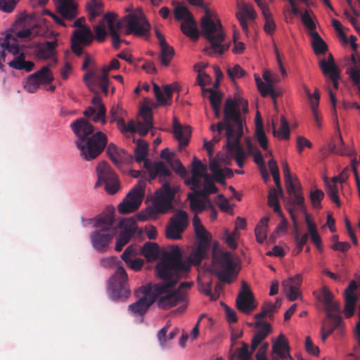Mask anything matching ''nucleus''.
Here are the masks:
<instances>
[{
    "label": "nucleus",
    "mask_w": 360,
    "mask_h": 360,
    "mask_svg": "<svg viewBox=\"0 0 360 360\" xmlns=\"http://www.w3.org/2000/svg\"><path fill=\"white\" fill-rule=\"evenodd\" d=\"M241 111L248 112V101L242 98L233 101L228 99L224 107V119L223 122H218L216 125L212 124L210 129L214 134L210 141H205L204 146L207 150L209 155L212 153V148L214 143L221 139V131L226 129V148L230 157H235L236 163L239 167H243L248 158V154L240 145V140L243 134V120L241 117Z\"/></svg>",
    "instance_id": "obj_1"
},
{
    "label": "nucleus",
    "mask_w": 360,
    "mask_h": 360,
    "mask_svg": "<svg viewBox=\"0 0 360 360\" xmlns=\"http://www.w3.org/2000/svg\"><path fill=\"white\" fill-rule=\"evenodd\" d=\"M128 13L120 20L115 13H107L103 15V20L107 22L109 34L112 38V44L115 49L120 48L121 41L128 44L127 41L120 39V31L125 28V34H134L138 36L146 35L150 29V25L146 20L141 8L134 9L131 6L125 8Z\"/></svg>",
    "instance_id": "obj_2"
},
{
    "label": "nucleus",
    "mask_w": 360,
    "mask_h": 360,
    "mask_svg": "<svg viewBox=\"0 0 360 360\" xmlns=\"http://www.w3.org/2000/svg\"><path fill=\"white\" fill-rule=\"evenodd\" d=\"M71 128L78 137L76 144L84 160H93L103 150L107 144V137L103 132L97 131L86 140L94 131V127L86 120H75L71 124Z\"/></svg>",
    "instance_id": "obj_3"
},
{
    "label": "nucleus",
    "mask_w": 360,
    "mask_h": 360,
    "mask_svg": "<svg viewBox=\"0 0 360 360\" xmlns=\"http://www.w3.org/2000/svg\"><path fill=\"white\" fill-rule=\"evenodd\" d=\"M34 16H27L24 19L16 21L15 28H13L4 38L0 39V46L7 49V51L13 55L19 53V40L28 41L34 39L36 37H46L49 32L45 25H33L30 28H25L26 24H30Z\"/></svg>",
    "instance_id": "obj_4"
},
{
    "label": "nucleus",
    "mask_w": 360,
    "mask_h": 360,
    "mask_svg": "<svg viewBox=\"0 0 360 360\" xmlns=\"http://www.w3.org/2000/svg\"><path fill=\"white\" fill-rule=\"evenodd\" d=\"M200 27L202 35L210 44V47L204 49L206 53L217 56L229 49V46L223 44L225 34L221 21L212 17L208 10H206L205 15L200 20Z\"/></svg>",
    "instance_id": "obj_5"
},
{
    "label": "nucleus",
    "mask_w": 360,
    "mask_h": 360,
    "mask_svg": "<svg viewBox=\"0 0 360 360\" xmlns=\"http://www.w3.org/2000/svg\"><path fill=\"white\" fill-rule=\"evenodd\" d=\"M114 210L108 209L100 214L94 221V227L99 231L92 233L91 240L93 246L98 251H105L112 240L116 230L113 228Z\"/></svg>",
    "instance_id": "obj_6"
},
{
    "label": "nucleus",
    "mask_w": 360,
    "mask_h": 360,
    "mask_svg": "<svg viewBox=\"0 0 360 360\" xmlns=\"http://www.w3.org/2000/svg\"><path fill=\"white\" fill-rule=\"evenodd\" d=\"M182 251L178 245L171 246L169 250L156 265L157 276L162 280H171L172 283L180 278Z\"/></svg>",
    "instance_id": "obj_7"
},
{
    "label": "nucleus",
    "mask_w": 360,
    "mask_h": 360,
    "mask_svg": "<svg viewBox=\"0 0 360 360\" xmlns=\"http://www.w3.org/2000/svg\"><path fill=\"white\" fill-rule=\"evenodd\" d=\"M167 284H149L150 292L154 297V302H156L159 308L163 309H170L177 304H185L187 302L186 292L180 290H174L171 280H166Z\"/></svg>",
    "instance_id": "obj_8"
},
{
    "label": "nucleus",
    "mask_w": 360,
    "mask_h": 360,
    "mask_svg": "<svg viewBox=\"0 0 360 360\" xmlns=\"http://www.w3.org/2000/svg\"><path fill=\"white\" fill-rule=\"evenodd\" d=\"M236 263L231 255L221 250L218 244L215 243L212 248V261L210 271L216 274L221 281L230 283L232 277L236 274Z\"/></svg>",
    "instance_id": "obj_9"
},
{
    "label": "nucleus",
    "mask_w": 360,
    "mask_h": 360,
    "mask_svg": "<svg viewBox=\"0 0 360 360\" xmlns=\"http://www.w3.org/2000/svg\"><path fill=\"white\" fill-rule=\"evenodd\" d=\"M207 165L202 164L196 157L193 158L191 165V177L186 179V185L190 186L192 190L202 188L199 193L210 195L216 193L217 188L214 186L212 176L207 173Z\"/></svg>",
    "instance_id": "obj_10"
},
{
    "label": "nucleus",
    "mask_w": 360,
    "mask_h": 360,
    "mask_svg": "<svg viewBox=\"0 0 360 360\" xmlns=\"http://www.w3.org/2000/svg\"><path fill=\"white\" fill-rule=\"evenodd\" d=\"M291 219L293 222L294 226V239L295 242L296 243V245L298 248V250L297 252V254H299L303 249L304 245L307 243L309 236H310V238L312 241V243L315 245V246L319 249V250H321L323 248L322 246V240L321 238L320 235L318 232L317 226L310 217L309 214L306 212L304 213L305 215V223L307 227L308 233H305L303 234H301L298 230L297 227V218L295 214H294V212L292 208H289L288 210Z\"/></svg>",
    "instance_id": "obj_11"
},
{
    "label": "nucleus",
    "mask_w": 360,
    "mask_h": 360,
    "mask_svg": "<svg viewBox=\"0 0 360 360\" xmlns=\"http://www.w3.org/2000/svg\"><path fill=\"white\" fill-rule=\"evenodd\" d=\"M148 152V144L143 140H139L136 148L134 150V158L136 162L138 163L143 162V166L152 179L158 176L160 181H163L164 178L168 177L171 175L170 171L163 162H152L148 160L147 158Z\"/></svg>",
    "instance_id": "obj_12"
},
{
    "label": "nucleus",
    "mask_w": 360,
    "mask_h": 360,
    "mask_svg": "<svg viewBox=\"0 0 360 360\" xmlns=\"http://www.w3.org/2000/svg\"><path fill=\"white\" fill-rule=\"evenodd\" d=\"M145 187V181H139L118 205L119 212L121 214H128L138 210L144 197Z\"/></svg>",
    "instance_id": "obj_13"
},
{
    "label": "nucleus",
    "mask_w": 360,
    "mask_h": 360,
    "mask_svg": "<svg viewBox=\"0 0 360 360\" xmlns=\"http://www.w3.org/2000/svg\"><path fill=\"white\" fill-rule=\"evenodd\" d=\"M98 181L95 185L99 186L105 184V191L110 194H114L120 189V182L117 175L112 171L109 165L105 162H100L96 167Z\"/></svg>",
    "instance_id": "obj_14"
},
{
    "label": "nucleus",
    "mask_w": 360,
    "mask_h": 360,
    "mask_svg": "<svg viewBox=\"0 0 360 360\" xmlns=\"http://www.w3.org/2000/svg\"><path fill=\"white\" fill-rule=\"evenodd\" d=\"M177 189L176 186H171L169 183L164 182L161 188L155 193L153 199L155 210L160 213L167 212L172 207Z\"/></svg>",
    "instance_id": "obj_15"
},
{
    "label": "nucleus",
    "mask_w": 360,
    "mask_h": 360,
    "mask_svg": "<svg viewBox=\"0 0 360 360\" xmlns=\"http://www.w3.org/2000/svg\"><path fill=\"white\" fill-rule=\"evenodd\" d=\"M127 274L122 266H118L109 281V289L114 299L127 297L130 290L127 283Z\"/></svg>",
    "instance_id": "obj_16"
},
{
    "label": "nucleus",
    "mask_w": 360,
    "mask_h": 360,
    "mask_svg": "<svg viewBox=\"0 0 360 360\" xmlns=\"http://www.w3.org/2000/svg\"><path fill=\"white\" fill-rule=\"evenodd\" d=\"M317 299L325 305L328 319H331L336 326H341L342 318L338 314L340 311V304L333 301V296L327 287L321 288Z\"/></svg>",
    "instance_id": "obj_17"
},
{
    "label": "nucleus",
    "mask_w": 360,
    "mask_h": 360,
    "mask_svg": "<svg viewBox=\"0 0 360 360\" xmlns=\"http://www.w3.org/2000/svg\"><path fill=\"white\" fill-rule=\"evenodd\" d=\"M136 295L139 300L129 306V310L135 316H141L154 303V297L151 294L149 284L140 287Z\"/></svg>",
    "instance_id": "obj_18"
},
{
    "label": "nucleus",
    "mask_w": 360,
    "mask_h": 360,
    "mask_svg": "<svg viewBox=\"0 0 360 360\" xmlns=\"http://www.w3.org/2000/svg\"><path fill=\"white\" fill-rule=\"evenodd\" d=\"M208 246L203 243H198L192 247L188 257L181 264L180 278L185 277L191 271L192 266H199L201 262L207 256Z\"/></svg>",
    "instance_id": "obj_19"
},
{
    "label": "nucleus",
    "mask_w": 360,
    "mask_h": 360,
    "mask_svg": "<svg viewBox=\"0 0 360 360\" xmlns=\"http://www.w3.org/2000/svg\"><path fill=\"white\" fill-rule=\"evenodd\" d=\"M188 224V217L184 210L177 211L171 218L169 225L166 229L167 238L179 240L181 238V233L186 230Z\"/></svg>",
    "instance_id": "obj_20"
},
{
    "label": "nucleus",
    "mask_w": 360,
    "mask_h": 360,
    "mask_svg": "<svg viewBox=\"0 0 360 360\" xmlns=\"http://www.w3.org/2000/svg\"><path fill=\"white\" fill-rule=\"evenodd\" d=\"M286 191L288 195V203L293 207L306 212L304 198L301 191L300 184L297 178L285 179Z\"/></svg>",
    "instance_id": "obj_21"
},
{
    "label": "nucleus",
    "mask_w": 360,
    "mask_h": 360,
    "mask_svg": "<svg viewBox=\"0 0 360 360\" xmlns=\"http://www.w3.org/2000/svg\"><path fill=\"white\" fill-rule=\"evenodd\" d=\"M236 8V18L238 20L243 31L248 37L250 22L255 20L257 13L250 4L242 0H237Z\"/></svg>",
    "instance_id": "obj_22"
},
{
    "label": "nucleus",
    "mask_w": 360,
    "mask_h": 360,
    "mask_svg": "<svg viewBox=\"0 0 360 360\" xmlns=\"http://www.w3.org/2000/svg\"><path fill=\"white\" fill-rule=\"evenodd\" d=\"M91 103L94 106L89 107L84 112V115L92 120L94 122H100L102 124H105L106 123V110L101 98L98 96H94Z\"/></svg>",
    "instance_id": "obj_23"
},
{
    "label": "nucleus",
    "mask_w": 360,
    "mask_h": 360,
    "mask_svg": "<svg viewBox=\"0 0 360 360\" xmlns=\"http://www.w3.org/2000/svg\"><path fill=\"white\" fill-rule=\"evenodd\" d=\"M302 283V276L301 274L289 277L282 282L283 292L290 301L297 300L301 295L300 287Z\"/></svg>",
    "instance_id": "obj_24"
},
{
    "label": "nucleus",
    "mask_w": 360,
    "mask_h": 360,
    "mask_svg": "<svg viewBox=\"0 0 360 360\" xmlns=\"http://www.w3.org/2000/svg\"><path fill=\"white\" fill-rule=\"evenodd\" d=\"M236 304L238 309L246 314L256 307L253 295L245 283H243L242 290L236 300Z\"/></svg>",
    "instance_id": "obj_25"
},
{
    "label": "nucleus",
    "mask_w": 360,
    "mask_h": 360,
    "mask_svg": "<svg viewBox=\"0 0 360 360\" xmlns=\"http://www.w3.org/2000/svg\"><path fill=\"white\" fill-rule=\"evenodd\" d=\"M290 354V346L288 340L283 334H280L277 338L272 340L273 360H279L280 357H285Z\"/></svg>",
    "instance_id": "obj_26"
},
{
    "label": "nucleus",
    "mask_w": 360,
    "mask_h": 360,
    "mask_svg": "<svg viewBox=\"0 0 360 360\" xmlns=\"http://www.w3.org/2000/svg\"><path fill=\"white\" fill-rule=\"evenodd\" d=\"M179 84L176 82L165 86L164 91H162L159 86L153 84V90L156 99L160 105H169L172 94L175 91H178Z\"/></svg>",
    "instance_id": "obj_27"
},
{
    "label": "nucleus",
    "mask_w": 360,
    "mask_h": 360,
    "mask_svg": "<svg viewBox=\"0 0 360 360\" xmlns=\"http://www.w3.org/2000/svg\"><path fill=\"white\" fill-rule=\"evenodd\" d=\"M202 188L198 189L195 188L194 193H188V198L190 200V207L191 210L198 216V214L202 212L207 207V203L209 202L207 200V196L208 195H202L199 193Z\"/></svg>",
    "instance_id": "obj_28"
},
{
    "label": "nucleus",
    "mask_w": 360,
    "mask_h": 360,
    "mask_svg": "<svg viewBox=\"0 0 360 360\" xmlns=\"http://www.w3.org/2000/svg\"><path fill=\"white\" fill-rule=\"evenodd\" d=\"M357 289L356 283L354 281H352L349 283V286L345 290V314L347 317H350L353 315L356 302L357 300L355 291Z\"/></svg>",
    "instance_id": "obj_29"
},
{
    "label": "nucleus",
    "mask_w": 360,
    "mask_h": 360,
    "mask_svg": "<svg viewBox=\"0 0 360 360\" xmlns=\"http://www.w3.org/2000/svg\"><path fill=\"white\" fill-rule=\"evenodd\" d=\"M56 47V41H46L40 44L37 46L36 56L40 60L52 59L53 64H56L57 62Z\"/></svg>",
    "instance_id": "obj_30"
},
{
    "label": "nucleus",
    "mask_w": 360,
    "mask_h": 360,
    "mask_svg": "<svg viewBox=\"0 0 360 360\" xmlns=\"http://www.w3.org/2000/svg\"><path fill=\"white\" fill-rule=\"evenodd\" d=\"M173 131L174 138L179 141L180 147L188 145L191 134L189 126H182L176 118H174Z\"/></svg>",
    "instance_id": "obj_31"
},
{
    "label": "nucleus",
    "mask_w": 360,
    "mask_h": 360,
    "mask_svg": "<svg viewBox=\"0 0 360 360\" xmlns=\"http://www.w3.org/2000/svg\"><path fill=\"white\" fill-rule=\"evenodd\" d=\"M255 326L257 327V330L252 339V350H255L271 333V326L268 323L256 321Z\"/></svg>",
    "instance_id": "obj_32"
},
{
    "label": "nucleus",
    "mask_w": 360,
    "mask_h": 360,
    "mask_svg": "<svg viewBox=\"0 0 360 360\" xmlns=\"http://www.w3.org/2000/svg\"><path fill=\"white\" fill-rule=\"evenodd\" d=\"M300 20L309 35L317 32L316 27L319 22L312 10L305 9L300 14Z\"/></svg>",
    "instance_id": "obj_33"
},
{
    "label": "nucleus",
    "mask_w": 360,
    "mask_h": 360,
    "mask_svg": "<svg viewBox=\"0 0 360 360\" xmlns=\"http://www.w3.org/2000/svg\"><path fill=\"white\" fill-rule=\"evenodd\" d=\"M59 13L66 18L72 19L77 15V6L72 0H53Z\"/></svg>",
    "instance_id": "obj_34"
},
{
    "label": "nucleus",
    "mask_w": 360,
    "mask_h": 360,
    "mask_svg": "<svg viewBox=\"0 0 360 360\" xmlns=\"http://www.w3.org/2000/svg\"><path fill=\"white\" fill-rule=\"evenodd\" d=\"M13 56H15L14 58L8 63L13 69L24 70L27 72H30L34 68V63L25 60V56L23 52H19Z\"/></svg>",
    "instance_id": "obj_35"
},
{
    "label": "nucleus",
    "mask_w": 360,
    "mask_h": 360,
    "mask_svg": "<svg viewBox=\"0 0 360 360\" xmlns=\"http://www.w3.org/2000/svg\"><path fill=\"white\" fill-rule=\"evenodd\" d=\"M281 196H283V190L281 184L280 187L270 188L268 195V205L269 207H272L274 212L280 217H283V212L278 202V198Z\"/></svg>",
    "instance_id": "obj_36"
},
{
    "label": "nucleus",
    "mask_w": 360,
    "mask_h": 360,
    "mask_svg": "<svg viewBox=\"0 0 360 360\" xmlns=\"http://www.w3.org/2000/svg\"><path fill=\"white\" fill-rule=\"evenodd\" d=\"M94 39L93 34L89 27L77 28L72 36V39L82 43L83 46L89 44Z\"/></svg>",
    "instance_id": "obj_37"
},
{
    "label": "nucleus",
    "mask_w": 360,
    "mask_h": 360,
    "mask_svg": "<svg viewBox=\"0 0 360 360\" xmlns=\"http://www.w3.org/2000/svg\"><path fill=\"white\" fill-rule=\"evenodd\" d=\"M272 132L274 136L279 140H288L290 138L289 124L284 116H281L278 127L274 122H272Z\"/></svg>",
    "instance_id": "obj_38"
},
{
    "label": "nucleus",
    "mask_w": 360,
    "mask_h": 360,
    "mask_svg": "<svg viewBox=\"0 0 360 360\" xmlns=\"http://www.w3.org/2000/svg\"><path fill=\"white\" fill-rule=\"evenodd\" d=\"M281 305V300L277 299L275 302H266L262 307L261 312L255 315V319L257 321H260V319L269 318L271 319L273 314L280 308Z\"/></svg>",
    "instance_id": "obj_39"
},
{
    "label": "nucleus",
    "mask_w": 360,
    "mask_h": 360,
    "mask_svg": "<svg viewBox=\"0 0 360 360\" xmlns=\"http://www.w3.org/2000/svg\"><path fill=\"white\" fill-rule=\"evenodd\" d=\"M193 226L195 236L200 240L199 243H203L208 246L211 237L210 234L202 224L200 218L196 215H195L193 219Z\"/></svg>",
    "instance_id": "obj_40"
},
{
    "label": "nucleus",
    "mask_w": 360,
    "mask_h": 360,
    "mask_svg": "<svg viewBox=\"0 0 360 360\" xmlns=\"http://www.w3.org/2000/svg\"><path fill=\"white\" fill-rule=\"evenodd\" d=\"M107 154L110 160L118 166L124 161L128 156L125 150L119 149L116 145L110 143L107 148Z\"/></svg>",
    "instance_id": "obj_41"
},
{
    "label": "nucleus",
    "mask_w": 360,
    "mask_h": 360,
    "mask_svg": "<svg viewBox=\"0 0 360 360\" xmlns=\"http://www.w3.org/2000/svg\"><path fill=\"white\" fill-rule=\"evenodd\" d=\"M212 279L209 274L203 273L198 278V290L207 296H210L211 299L216 300L217 296H214L211 292Z\"/></svg>",
    "instance_id": "obj_42"
},
{
    "label": "nucleus",
    "mask_w": 360,
    "mask_h": 360,
    "mask_svg": "<svg viewBox=\"0 0 360 360\" xmlns=\"http://www.w3.org/2000/svg\"><path fill=\"white\" fill-rule=\"evenodd\" d=\"M181 30L185 35L191 39L195 40L198 38L199 33L193 18L184 20L181 25Z\"/></svg>",
    "instance_id": "obj_43"
},
{
    "label": "nucleus",
    "mask_w": 360,
    "mask_h": 360,
    "mask_svg": "<svg viewBox=\"0 0 360 360\" xmlns=\"http://www.w3.org/2000/svg\"><path fill=\"white\" fill-rule=\"evenodd\" d=\"M110 122H117L118 128L124 129V121L127 116V112L120 105H116L110 110Z\"/></svg>",
    "instance_id": "obj_44"
},
{
    "label": "nucleus",
    "mask_w": 360,
    "mask_h": 360,
    "mask_svg": "<svg viewBox=\"0 0 360 360\" xmlns=\"http://www.w3.org/2000/svg\"><path fill=\"white\" fill-rule=\"evenodd\" d=\"M354 67L347 69V73L355 84L360 82V56L354 53L351 56Z\"/></svg>",
    "instance_id": "obj_45"
},
{
    "label": "nucleus",
    "mask_w": 360,
    "mask_h": 360,
    "mask_svg": "<svg viewBox=\"0 0 360 360\" xmlns=\"http://www.w3.org/2000/svg\"><path fill=\"white\" fill-rule=\"evenodd\" d=\"M141 253L147 261L153 262L158 259L160 255L159 247L154 243H146L141 248Z\"/></svg>",
    "instance_id": "obj_46"
},
{
    "label": "nucleus",
    "mask_w": 360,
    "mask_h": 360,
    "mask_svg": "<svg viewBox=\"0 0 360 360\" xmlns=\"http://www.w3.org/2000/svg\"><path fill=\"white\" fill-rule=\"evenodd\" d=\"M40 85L50 84L54 77L50 70L49 65L42 67L39 70L32 74Z\"/></svg>",
    "instance_id": "obj_47"
},
{
    "label": "nucleus",
    "mask_w": 360,
    "mask_h": 360,
    "mask_svg": "<svg viewBox=\"0 0 360 360\" xmlns=\"http://www.w3.org/2000/svg\"><path fill=\"white\" fill-rule=\"evenodd\" d=\"M311 37V44L316 55L325 53L328 50V46L318 32L309 35Z\"/></svg>",
    "instance_id": "obj_48"
},
{
    "label": "nucleus",
    "mask_w": 360,
    "mask_h": 360,
    "mask_svg": "<svg viewBox=\"0 0 360 360\" xmlns=\"http://www.w3.org/2000/svg\"><path fill=\"white\" fill-rule=\"evenodd\" d=\"M268 217H263L260 219L259 223L255 227V233L256 236V240L258 243H262L267 237V231H268Z\"/></svg>",
    "instance_id": "obj_49"
},
{
    "label": "nucleus",
    "mask_w": 360,
    "mask_h": 360,
    "mask_svg": "<svg viewBox=\"0 0 360 360\" xmlns=\"http://www.w3.org/2000/svg\"><path fill=\"white\" fill-rule=\"evenodd\" d=\"M86 9L89 13V18L91 21L96 17L101 15L103 12V4L99 0H91L86 4Z\"/></svg>",
    "instance_id": "obj_50"
},
{
    "label": "nucleus",
    "mask_w": 360,
    "mask_h": 360,
    "mask_svg": "<svg viewBox=\"0 0 360 360\" xmlns=\"http://www.w3.org/2000/svg\"><path fill=\"white\" fill-rule=\"evenodd\" d=\"M161 48V52L160 55V60L161 63L164 66H168L174 57V50L172 46H169L167 44L160 46Z\"/></svg>",
    "instance_id": "obj_51"
},
{
    "label": "nucleus",
    "mask_w": 360,
    "mask_h": 360,
    "mask_svg": "<svg viewBox=\"0 0 360 360\" xmlns=\"http://www.w3.org/2000/svg\"><path fill=\"white\" fill-rule=\"evenodd\" d=\"M319 65L323 74L326 77H330L340 74L335 63H326V59H322L319 60Z\"/></svg>",
    "instance_id": "obj_52"
},
{
    "label": "nucleus",
    "mask_w": 360,
    "mask_h": 360,
    "mask_svg": "<svg viewBox=\"0 0 360 360\" xmlns=\"http://www.w3.org/2000/svg\"><path fill=\"white\" fill-rule=\"evenodd\" d=\"M330 322V326H327V323H323L321 327V340L322 341H325L326 338L333 333L335 329H338L340 333L343 332L344 330V324L342 321L341 326H336V323L333 321L331 319H328Z\"/></svg>",
    "instance_id": "obj_53"
},
{
    "label": "nucleus",
    "mask_w": 360,
    "mask_h": 360,
    "mask_svg": "<svg viewBox=\"0 0 360 360\" xmlns=\"http://www.w3.org/2000/svg\"><path fill=\"white\" fill-rule=\"evenodd\" d=\"M210 169L213 174V178L218 182L223 184L224 182V174L223 169L220 167L219 162L216 160H212L210 162Z\"/></svg>",
    "instance_id": "obj_54"
},
{
    "label": "nucleus",
    "mask_w": 360,
    "mask_h": 360,
    "mask_svg": "<svg viewBox=\"0 0 360 360\" xmlns=\"http://www.w3.org/2000/svg\"><path fill=\"white\" fill-rule=\"evenodd\" d=\"M119 226L124 229L122 232L127 233L130 236H133L136 230V224L133 218L123 219L120 222Z\"/></svg>",
    "instance_id": "obj_55"
},
{
    "label": "nucleus",
    "mask_w": 360,
    "mask_h": 360,
    "mask_svg": "<svg viewBox=\"0 0 360 360\" xmlns=\"http://www.w3.org/2000/svg\"><path fill=\"white\" fill-rule=\"evenodd\" d=\"M326 192L333 202L338 206L340 205V200L338 194V186L335 181L328 182L326 185Z\"/></svg>",
    "instance_id": "obj_56"
},
{
    "label": "nucleus",
    "mask_w": 360,
    "mask_h": 360,
    "mask_svg": "<svg viewBox=\"0 0 360 360\" xmlns=\"http://www.w3.org/2000/svg\"><path fill=\"white\" fill-rule=\"evenodd\" d=\"M174 17L177 20H187L188 18H193L187 8L181 5H178L174 8Z\"/></svg>",
    "instance_id": "obj_57"
},
{
    "label": "nucleus",
    "mask_w": 360,
    "mask_h": 360,
    "mask_svg": "<svg viewBox=\"0 0 360 360\" xmlns=\"http://www.w3.org/2000/svg\"><path fill=\"white\" fill-rule=\"evenodd\" d=\"M23 86L27 92L34 93L39 88L40 84L34 76L31 75L27 78Z\"/></svg>",
    "instance_id": "obj_58"
},
{
    "label": "nucleus",
    "mask_w": 360,
    "mask_h": 360,
    "mask_svg": "<svg viewBox=\"0 0 360 360\" xmlns=\"http://www.w3.org/2000/svg\"><path fill=\"white\" fill-rule=\"evenodd\" d=\"M268 166L269 167V170L272 174L276 187H280L281 181L279 169L275 160H274L273 158L270 159L268 162Z\"/></svg>",
    "instance_id": "obj_59"
},
{
    "label": "nucleus",
    "mask_w": 360,
    "mask_h": 360,
    "mask_svg": "<svg viewBox=\"0 0 360 360\" xmlns=\"http://www.w3.org/2000/svg\"><path fill=\"white\" fill-rule=\"evenodd\" d=\"M97 81L99 84V86L102 91L107 94L108 91V71H105L104 68H102L101 74L97 78Z\"/></svg>",
    "instance_id": "obj_60"
},
{
    "label": "nucleus",
    "mask_w": 360,
    "mask_h": 360,
    "mask_svg": "<svg viewBox=\"0 0 360 360\" xmlns=\"http://www.w3.org/2000/svg\"><path fill=\"white\" fill-rule=\"evenodd\" d=\"M131 237L132 236L122 231L117 238L116 245L115 247V250L117 252L121 251L124 246H125L129 243Z\"/></svg>",
    "instance_id": "obj_61"
},
{
    "label": "nucleus",
    "mask_w": 360,
    "mask_h": 360,
    "mask_svg": "<svg viewBox=\"0 0 360 360\" xmlns=\"http://www.w3.org/2000/svg\"><path fill=\"white\" fill-rule=\"evenodd\" d=\"M240 233L238 231L234 230L232 233L226 232L225 241L227 245L233 250L237 248L236 240L239 238Z\"/></svg>",
    "instance_id": "obj_62"
},
{
    "label": "nucleus",
    "mask_w": 360,
    "mask_h": 360,
    "mask_svg": "<svg viewBox=\"0 0 360 360\" xmlns=\"http://www.w3.org/2000/svg\"><path fill=\"white\" fill-rule=\"evenodd\" d=\"M263 17L264 18V30L266 34L269 35L273 34V33L276 30V25L273 19L271 13L264 15Z\"/></svg>",
    "instance_id": "obj_63"
},
{
    "label": "nucleus",
    "mask_w": 360,
    "mask_h": 360,
    "mask_svg": "<svg viewBox=\"0 0 360 360\" xmlns=\"http://www.w3.org/2000/svg\"><path fill=\"white\" fill-rule=\"evenodd\" d=\"M324 193L321 190L316 189L311 192L310 200L313 207L316 208H321V201L323 198Z\"/></svg>",
    "instance_id": "obj_64"
}]
</instances>
